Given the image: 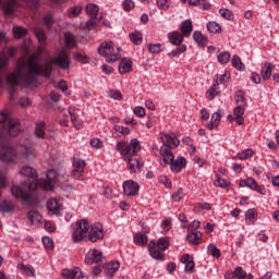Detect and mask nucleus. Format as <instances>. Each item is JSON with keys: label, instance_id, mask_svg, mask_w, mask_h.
Wrapping results in <instances>:
<instances>
[{"label": "nucleus", "instance_id": "nucleus-1", "mask_svg": "<svg viewBox=\"0 0 279 279\" xmlns=\"http://www.w3.org/2000/svg\"><path fill=\"white\" fill-rule=\"evenodd\" d=\"M53 64H57L60 69H69L71 66L69 51L62 49L54 59L40 60L36 56L31 57L28 60L21 59L15 72L7 76V84H9L11 88L20 86L21 82L29 86L36 82L38 75L49 77L51 71H53Z\"/></svg>", "mask_w": 279, "mask_h": 279}, {"label": "nucleus", "instance_id": "nucleus-2", "mask_svg": "<svg viewBox=\"0 0 279 279\" xmlns=\"http://www.w3.org/2000/svg\"><path fill=\"white\" fill-rule=\"evenodd\" d=\"M45 179L37 180L36 182H24L20 184H15L11 187V193L17 199H22V202H26L29 204L32 199H34V191L40 186L44 191H53L54 184L58 182V175L56 174V170L50 169L47 171Z\"/></svg>", "mask_w": 279, "mask_h": 279}, {"label": "nucleus", "instance_id": "nucleus-3", "mask_svg": "<svg viewBox=\"0 0 279 279\" xmlns=\"http://www.w3.org/2000/svg\"><path fill=\"white\" fill-rule=\"evenodd\" d=\"M160 140L163 143L159 153L162 158V162L165 165H170L172 173H180V171L186 167V158L179 157L173 160L175 157L173 156V151H171L172 147H178V145H180V140H178L175 134L167 133H160Z\"/></svg>", "mask_w": 279, "mask_h": 279}, {"label": "nucleus", "instance_id": "nucleus-4", "mask_svg": "<svg viewBox=\"0 0 279 279\" xmlns=\"http://www.w3.org/2000/svg\"><path fill=\"white\" fill-rule=\"evenodd\" d=\"M72 241L73 243H80L84 241V236L88 234V241L90 243H97L104 239V227L101 223H94L90 226V222L86 219L76 221L71 226Z\"/></svg>", "mask_w": 279, "mask_h": 279}, {"label": "nucleus", "instance_id": "nucleus-5", "mask_svg": "<svg viewBox=\"0 0 279 279\" xmlns=\"http://www.w3.org/2000/svg\"><path fill=\"white\" fill-rule=\"evenodd\" d=\"M21 158H24V160L34 158V144L32 142L21 143L17 149L9 144H3L0 148V160L2 162H19Z\"/></svg>", "mask_w": 279, "mask_h": 279}, {"label": "nucleus", "instance_id": "nucleus-6", "mask_svg": "<svg viewBox=\"0 0 279 279\" xmlns=\"http://www.w3.org/2000/svg\"><path fill=\"white\" fill-rule=\"evenodd\" d=\"M97 52L99 56H102L109 64L117 62V60H121V48L114 47L112 41L101 43Z\"/></svg>", "mask_w": 279, "mask_h": 279}, {"label": "nucleus", "instance_id": "nucleus-7", "mask_svg": "<svg viewBox=\"0 0 279 279\" xmlns=\"http://www.w3.org/2000/svg\"><path fill=\"white\" fill-rule=\"evenodd\" d=\"M117 150L123 156L124 160L131 158V156H136V154L142 149L141 141L133 138L128 142H118L116 146Z\"/></svg>", "mask_w": 279, "mask_h": 279}, {"label": "nucleus", "instance_id": "nucleus-8", "mask_svg": "<svg viewBox=\"0 0 279 279\" xmlns=\"http://www.w3.org/2000/svg\"><path fill=\"white\" fill-rule=\"evenodd\" d=\"M0 123H4V132H8L9 136H19V132H21V123L19 120L12 118L10 112H0Z\"/></svg>", "mask_w": 279, "mask_h": 279}, {"label": "nucleus", "instance_id": "nucleus-9", "mask_svg": "<svg viewBox=\"0 0 279 279\" xmlns=\"http://www.w3.org/2000/svg\"><path fill=\"white\" fill-rule=\"evenodd\" d=\"M169 248V239L168 238H160L157 243L156 241L151 240L148 245V252L151 258L155 260H165L162 253Z\"/></svg>", "mask_w": 279, "mask_h": 279}, {"label": "nucleus", "instance_id": "nucleus-10", "mask_svg": "<svg viewBox=\"0 0 279 279\" xmlns=\"http://www.w3.org/2000/svg\"><path fill=\"white\" fill-rule=\"evenodd\" d=\"M25 1L32 3L34 8L40 2V0H0V7L7 16H13L14 12L24 5Z\"/></svg>", "mask_w": 279, "mask_h": 279}, {"label": "nucleus", "instance_id": "nucleus-11", "mask_svg": "<svg viewBox=\"0 0 279 279\" xmlns=\"http://www.w3.org/2000/svg\"><path fill=\"white\" fill-rule=\"evenodd\" d=\"M72 175L76 180H82V175L84 174V169H86V161L84 159L74 158L72 161Z\"/></svg>", "mask_w": 279, "mask_h": 279}, {"label": "nucleus", "instance_id": "nucleus-12", "mask_svg": "<svg viewBox=\"0 0 279 279\" xmlns=\"http://www.w3.org/2000/svg\"><path fill=\"white\" fill-rule=\"evenodd\" d=\"M123 191L128 195V197H132L134 195H138V191H141V186L138 183L129 180L123 183Z\"/></svg>", "mask_w": 279, "mask_h": 279}, {"label": "nucleus", "instance_id": "nucleus-13", "mask_svg": "<svg viewBox=\"0 0 279 279\" xmlns=\"http://www.w3.org/2000/svg\"><path fill=\"white\" fill-rule=\"evenodd\" d=\"M104 255L96 248L90 250L85 256L86 265H93V263H101Z\"/></svg>", "mask_w": 279, "mask_h": 279}, {"label": "nucleus", "instance_id": "nucleus-14", "mask_svg": "<svg viewBox=\"0 0 279 279\" xmlns=\"http://www.w3.org/2000/svg\"><path fill=\"white\" fill-rule=\"evenodd\" d=\"M0 40H5V33L0 32ZM9 57L0 54V86L5 82V75L3 74V66H8Z\"/></svg>", "mask_w": 279, "mask_h": 279}, {"label": "nucleus", "instance_id": "nucleus-15", "mask_svg": "<svg viewBox=\"0 0 279 279\" xmlns=\"http://www.w3.org/2000/svg\"><path fill=\"white\" fill-rule=\"evenodd\" d=\"M125 161L128 163L129 171L132 173H138L143 167V161H141L138 158L126 157Z\"/></svg>", "mask_w": 279, "mask_h": 279}, {"label": "nucleus", "instance_id": "nucleus-16", "mask_svg": "<svg viewBox=\"0 0 279 279\" xmlns=\"http://www.w3.org/2000/svg\"><path fill=\"white\" fill-rule=\"evenodd\" d=\"M47 209L49 213H52V215H59L60 210H62V203L58 198H50L47 202Z\"/></svg>", "mask_w": 279, "mask_h": 279}, {"label": "nucleus", "instance_id": "nucleus-17", "mask_svg": "<svg viewBox=\"0 0 279 279\" xmlns=\"http://www.w3.org/2000/svg\"><path fill=\"white\" fill-rule=\"evenodd\" d=\"M221 117H223V109H218L217 112H214L211 114L210 123L206 124L207 130H215L219 125V122L221 121Z\"/></svg>", "mask_w": 279, "mask_h": 279}, {"label": "nucleus", "instance_id": "nucleus-18", "mask_svg": "<svg viewBox=\"0 0 279 279\" xmlns=\"http://www.w3.org/2000/svg\"><path fill=\"white\" fill-rule=\"evenodd\" d=\"M63 114L64 117H70L75 130H82V122L77 121V113L75 112V108H69L63 112Z\"/></svg>", "mask_w": 279, "mask_h": 279}, {"label": "nucleus", "instance_id": "nucleus-19", "mask_svg": "<svg viewBox=\"0 0 279 279\" xmlns=\"http://www.w3.org/2000/svg\"><path fill=\"white\" fill-rule=\"evenodd\" d=\"M245 276H247V272L243 270V267L238 266L233 272H227L225 275L226 279H245Z\"/></svg>", "mask_w": 279, "mask_h": 279}, {"label": "nucleus", "instance_id": "nucleus-20", "mask_svg": "<svg viewBox=\"0 0 279 279\" xmlns=\"http://www.w3.org/2000/svg\"><path fill=\"white\" fill-rule=\"evenodd\" d=\"M62 276H63V278H66V279H81L82 278V269H80V268L63 269Z\"/></svg>", "mask_w": 279, "mask_h": 279}, {"label": "nucleus", "instance_id": "nucleus-21", "mask_svg": "<svg viewBox=\"0 0 279 279\" xmlns=\"http://www.w3.org/2000/svg\"><path fill=\"white\" fill-rule=\"evenodd\" d=\"M186 241H189V243H192V245H199V243H202V232L199 231L187 232Z\"/></svg>", "mask_w": 279, "mask_h": 279}, {"label": "nucleus", "instance_id": "nucleus-22", "mask_svg": "<svg viewBox=\"0 0 279 279\" xmlns=\"http://www.w3.org/2000/svg\"><path fill=\"white\" fill-rule=\"evenodd\" d=\"M180 29L182 35L185 36V38H189L193 32V22L191 20L183 21L181 23Z\"/></svg>", "mask_w": 279, "mask_h": 279}, {"label": "nucleus", "instance_id": "nucleus-23", "mask_svg": "<svg viewBox=\"0 0 279 279\" xmlns=\"http://www.w3.org/2000/svg\"><path fill=\"white\" fill-rule=\"evenodd\" d=\"M130 71H132V60L122 59L119 64V73L125 75V73H130Z\"/></svg>", "mask_w": 279, "mask_h": 279}, {"label": "nucleus", "instance_id": "nucleus-24", "mask_svg": "<svg viewBox=\"0 0 279 279\" xmlns=\"http://www.w3.org/2000/svg\"><path fill=\"white\" fill-rule=\"evenodd\" d=\"M86 14H88L89 19H97L99 17V7L94 3H88L85 7Z\"/></svg>", "mask_w": 279, "mask_h": 279}, {"label": "nucleus", "instance_id": "nucleus-25", "mask_svg": "<svg viewBox=\"0 0 279 279\" xmlns=\"http://www.w3.org/2000/svg\"><path fill=\"white\" fill-rule=\"evenodd\" d=\"M21 175H24L25 178H31L32 180H36L38 178V174L36 173V169L25 166L20 170Z\"/></svg>", "mask_w": 279, "mask_h": 279}, {"label": "nucleus", "instance_id": "nucleus-26", "mask_svg": "<svg viewBox=\"0 0 279 279\" xmlns=\"http://www.w3.org/2000/svg\"><path fill=\"white\" fill-rule=\"evenodd\" d=\"M184 35L180 34V32H172L169 33L168 38L171 45H182V41L184 40Z\"/></svg>", "mask_w": 279, "mask_h": 279}, {"label": "nucleus", "instance_id": "nucleus-27", "mask_svg": "<svg viewBox=\"0 0 279 279\" xmlns=\"http://www.w3.org/2000/svg\"><path fill=\"white\" fill-rule=\"evenodd\" d=\"M181 263H183V265H185V271H193V269H195V262L193 260V257L191 255H184L181 258Z\"/></svg>", "mask_w": 279, "mask_h": 279}, {"label": "nucleus", "instance_id": "nucleus-28", "mask_svg": "<svg viewBox=\"0 0 279 279\" xmlns=\"http://www.w3.org/2000/svg\"><path fill=\"white\" fill-rule=\"evenodd\" d=\"M262 77L263 80H270L272 73V66L270 62H266L262 68Z\"/></svg>", "mask_w": 279, "mask_h": 279}, {"label": "nucleus", "instance_id": "nucleus-29", "mask_svg": "<svg viewBox=\"0 0 279 279\" xmlns=\"http://www.w3.org/2000/svg\"><path fill=\"white\" fill-rule=\"evenodd\" d=\"M119 267H120L119 262H111V263L107 264L108 278H112V276H114V274H117Z\"/></svg>", "mask_w": 279, "mask_h": 279}, {"label": "nucleus", "instance_id": "nucleus-30", "mask_svg": "<svg viewBox=\"0 0 279 279\" xmlns=\"http://www.w3.org/2000/svg\"><path fill=\"white\" fill-rule=\"evenodd\" d=\"M193 38L199 47H206V43H208V39L202 35V32L195 31L193 34Z\"/></svg>", "mask_w": 279, "mask_h": 279}, {"label": "nucleus", "instance_id": "nucleus-31", "mask_svg": "<svg viewBox=\"0 0 279 279\" xmlns=\"http://www.w3.org/2000/svg\"><path fill=\"white\" fill-rule=\"evenodd\" d=\"M35 136H37V138H47V135L45 134V122L44 121L36 124Z\"/></svg>", "mask_w": 279, "mask_h": 279}, {"label": "nucleus", "instance_id": "nucleus-32", "mask_svg": "<svg viewBox=\"0 0 279 279\" xmlns=\"http://www.w3.org/2000/svg\"><path fill=\"white\" fill-rule=\"evenodd\" d=\"M27 219L31 221V223H40V221H43V216L34 210H31L27 213Z\"/></svg>", "mask_w": 279, "mask_h": 279}, {"label": "nucleus", "instance_id": "nucleus-33", "mask_svg": "<svg viewBox=\"0 0 279 279\" xmlns=\"http://www.w3.org/2000/svg\"><path fill=\"white\" fill-rule=\"evenodd\" d=\"M80 14H82V7H80V5L71 7L68 10L69 19H77V16H80Z\"/></svg>", "mask_w": 279, "mask_h": 279}, {"label": "nucleus", "instance_id": "nucleus-34", "mask_svg": "<svg viewBox=\"0 0 279 279\" xmlns=\"http://www.w3.org/2000/svg\"><path fill=\"white\" fill-rule=\"evenodd\" d=\"M256 217H258V215L256 214V210L254 209H248L245 214V221L248 226H251V223H254V221H256Z\"/></svg>", "mask_w": 279, "mask_h": 279}, {"label": "nucleus", "instance_id": "nucleus-35", "mask_svg": "<svg viewBox=\"0 0 279 279\" xmlns=\"http://www.w3.org/2000/svg\"><path fill=\"white\" fill-rule=\"evenodd\" d=\"M17 269H21L22 271H24L26 276H32V277L36 276V270L32 266H25V264H19Z\"/></svg>", "mask_w": 279, "mask_h": 279}, {"label": "nucleus", "instance_id": "nucleus-36", "mask_svg": "<svg viewBox=\"0 0 279 279\" xmlns=\"http://www.w3.org/2000/svg\"><path fill=\"white\" fill-rule=\"evenodd\" d=\"M207 29L210 34H219L221 32V25L217 22L207 23Z\"/></svg>", "mask_w": 279, "mask_h": 279}, {"label": "nucleus", "instance_id": "nucleus-37", "mask_svg": "<svg viewBox=\"0 0 279 279\" xmlns=\"http://www.w3.org/2000/svg\"><path fill=\"white\" fill-rule=\"evenodd\" d=\"M64 41L66 47H69L70 49H73V47H75V36H73L72 33L64 34Z\"/></svg>", "mask_w": 279, "mask_h": 279}, {"label": "nucleus", "instance_id": "nucleus-38", "mask_svg": "<svg viewBox=\"0 0 279 279\" xmlns=\"http://www.w3.org/2000/svg\"><path fill=\"white\" fill-rule=\"evenodd\" d=\"M129 38L133 45H141L143 43V35L141 33H130Z\"/></svg>", "mask_w": 279, "mask_h": 279}, {"label": "nucleus", "instance_id": "nucleus-39", "mask_svg": "<svg viewBox=\"0 0 279 279\" xmlns=\"http://www.w3.org/2000/svg\"><path fill=\"white\" fill-rule=\"evenodd\" d=\"M232 66L238 69V71H243V69H245L243 61H241V58L236 54H234L232 58Z\"/></svg>", "mask_w": 279, "mask_h": 279}, {"label": "nucleus", "instance_id": "nucleus-40", "mask_svg": "<svg viewBox=\"0 0 279 279\" xmlns=\"http://www.w3.org/2000/svg\"><path fill=\"white\" fill-rule=\"evenodd\" d=\"M254 156V151L248 148L238 154L234 158H239L240 160H247V158H252Z\"/></svg>", "mask_w": 279, "mask_h": 279}, {"label": "nucleus", "instance_id": "nucleus-41", "mask_svg": "<svg viewBox=\"0 0 279 279\" xmlns=\"http://www.w3.org/2000/svg\"><path fill=\"white\" fill-rule=\"evenodd\" d=\"M14 209V205L12 202L7 201L0 204V211L1 213H11Z\"/></svg>", "mask_w": 279, "mask_h": 279}, {"label": "nucleus", "instance_id": "nucleus-42", "mask_svg": "<svg viewBox=\"0 0 279 279\" xmlns=\"http://www.w3.org/2000/svg\"><path fill=\"white\" fill-rule=\"evenodd\" d=\"M207 250L208 254H210V256L214 258H219V256H221V251H219V248H217V246L214 244H209Z\"/></svg>", "mask_w": 279, "mask_h": 279}, {"label": "nucleus", "instance_id": "nucleus-43", "mask_svg": "<svg viewBox=\"0 0 279 279\" xmlns=\"http://www.w3.org/2000/svg\"><path fill=\"white\" fill-rule=\"evenodd\" d=\"M219 14L222 16V19H226L227 21H232L234 19V15L232 14V11H230V9H220Z\"/></svg>", "mask_w": 279, "mask_h": 279}, {"label": "nucleus", "instance_id": "nucleus-44", "mask_svg": "<svg viewBox=\"0 0 279 279\" xmlns=\"http://www.w3.org/2000/svg\"><path fill=\"white\" fill-rule=\"evenodd\" d=\"M218 62L220 64H228V62H230V52H228V51L221 52L218 56Z\"/></svg>", "mask_w": 279, "mask_h": 279}, {"label": "nucleus", "instance_id": "nucleus-45", "mask_svg": "<svg viewBox=\"0 0 279 279\" xmlns=\"http://www.w3.org/2000/svg\"><path fill=\"white\" fill-rule=\"evenodd\" d=\"M35 36H36L38 43H40V45H43L47 38L45 35V31L43 28L35 29Z\"/></svg>", "mask_w": 279, "mask_h": 279}, {"label": "nucleus", "instance_id": "nucleus-46", "mask_svg": "<svg viewBox=\"0 0 279 279\" xmlns=\"http://www.w3.org/2000/svg\"><path fill=\"white\" fill-rule=\"evenodd\" d=\"M134 241L137 243V245H147V236L143 233H137Z\"/></svg>", "mask_w": 279, "mask_h": 279}, {"label": "nucleus", "instance_id": "nucleus-47", "mask_svg": "<svg viewBox=\"0 0 279 279\" xmlns=\"http://www.w3.org/2000/svg\"><path fill=\"white\" fill-rule=\"evenodd\" d=\"M13 34L15 38H23V36H25V34H27V29L21 27V26H16L13 28Z\"/></svg>", "mask_w": 279, "mask_h": 279}, {"label": "nucleus", "instance_id": "nucleus-48", "mask_svg": "<svg viewBox=\"0 0 279 279\" xmlns=\"http://www.w3.org/2000/svg\"><path fill=\"white\" fill-rule=\"evenodd\" d=\"M186 51V46L182 45L177 48V50H172L171 52L168 53L170 58H178L179 53H184Z\"/></svg>", "mask_w": 279, "mask_h": 279}, {"label": "nucleus", "instance_id": "nucleus-49", "mask_svg": "<svg viewBox=\"0 0 279 279\" xmlns=\"http://www.w3.org/2000/svg\"><path fill=\"white\" fill-rule=\"evenodd\" d=\"M148 51L150 53H160V51H162V45H160V44H150L148 46Z\"/></svg>", "mask_w": 279, "mask_h": 279}, {"label": "nucleus", "instance_id": "nucleus-50", "mask_svg": "<svg viewBox=\"0 0 279 279\" xmlns=\"http://www.w3.org/2000/svg\"><path fill=\"white\" fill-rule=\"evenodd\" d=\"M217 84L218 83H215L206 93V97L207 99L209 100H213L215 99V95H217V90L215 88H217Z\"/></svg>", "mask_w": 279, "mask_h": 279}, {"label": "nucleus", "instance_id": "nucleus-51", "mask_svg": "<svg viewBox=\"0 0 279 279\" xmlns=\"http://www.w3.org/2000/svg\"><path fill=\"white\" fill-rule=\"evenodd\" d=\"M43 245L46 250H53V241L49 236L43 238Z\"/></svg>", "mask_w": 279, "mask_h": 279}, {"label": "nucleus", "instance_id": "nucleus-52", "mask_svg": "<svg viewBox=\"0 0 279 279\" xmlns=\"http://www.w3.org/2000/svg\"><path fill=\"white\" fill-rule=\"evenodd\" d=\"M235 102L247 106V102H245V97L243 96V92L239 90L235 93Z\"/></svg>", "mask_w": 279, "mask_h": 279}, {"label": "nucleus", "instance_id": "nucleus-53", "mask_svg": "<svg viewBox=\"0 0 279 279\" xmlns=\"http://www.w3.org/2000/svg\"><path fill=\"white\" fill-rule=\"evenodd\" d=\"M90 146L94 147L95 149H101L104 147V142L99 138H93L90 140Z\"/></svg>", "mask_w": 279, "mask_h": 279}, {"label": "nucleus", "instance_id": "nucleus-54", "mask_svg": "<svg viewBox=\"0 0 279 279\" xmlns=\"http://www.w3.org/2000/svg\"><path fill=\"white\" fill-rule=\"evenodd\" d=\"M159 10H169V0H156Z\"/></svg>", "mask_w": 279, "mask_h": 279}, {"label": "nucleus", "instance_id": "nucleus-55", "mask_svg": "<svg viewBox=\"0 0 279 279\" xmlns=\"http://www.w3.org/2000/svg\"><path fill=\"white\" fill-rule=\"evenodd\" d=\"M97 23H99V17H90L86 23L87 29H93V27H96Z\"/></svg>", "mask_w": 279, "mask_h": 279}, {"label": "nucleus", "instance_id": "nucleus-56", "mask_svg": "<svg viewBox=\"0 0 279 279\" xmlns=\"http://www.w3.org/2000/svg\"><path fill=\"white\" fill-rule=\"evenodd\" d=\"M184 197V190L179 189L178 192L172 194L173 202H180Z\"/></svg>", "mask_w": 279, "mask_h": 279}, {"label": "nucleus", "instance_id": "nucleus-57", "mask_svg": "<svg viewBox=\"0 0 279 279\" xmlns=\"http://www.w3.org/2000/svg\"><path fill=\"white\" fill-rule=\"evenodd\" d=\"M199 226H201L199 220L192 221L187 228V232H196L195 230H198Z\"/></svg>", "mask_w": 279, "mask_h": 279}, {"label": "nucleus", "instance_id": "nucleus-58", "mask_svg": "<svg viewBox=\"0 0 279 279\" xmlns=\"http://www.w3.org/2000/svg\"><path fill=\"white\" fill-rule=\"evenodd\" d=\"M116 132H119V134H123V136H128L130 134V129L121 125H116L114 126Z\"/></svg>", "mask_w": 279, "mask_h": 279}, {"label": "nucleus", "instance_id": "nucleus-59", "mask_svg": "<svg viewBox=\"0 0 279 279\" xmlns=\"http://www.w3.org/2000/svg\"><path fill=\"white\" fill-rule=\"evenodd\" d=\"M233 114L235 118L242 117L243 114H245V109L242 106H238L234 108Z\"/></svg>", "mask_w": 279, "mask_h": 279}, {"label": "nucleus", "instance_id": "nucleus-60", "mask_svg": "<svg viewBox=\"0 0 279 279\" xmlns=\"http://www.w3.org/2000/svg\"><path fill=\"white\" fill-rule=\"evenodd\" d=\"M257 185H258V183H256V180H254V178L246 179V186L248 189H252V191H254V189H256Z\"/></svg>", "mask_w": 279, "mask_h": 279}, {"label": "nucleus", "instance_id": "nucleus-61", "mask_svg": "<svg viewBox=\"0 0 279 279\" xmlns=\"http://www.w3.org/2000/svg\"><path fill=\"white\" fill-rule=\"evenodd\" d=\"M216 184H218L220 189H228V186H230V182L221 178L217 179Z\"/></svg>", "mask_w": 279, "mask_h": 279}, {"label": "nucleus", "instance_id": "nucleus-62", "mask_svg": "<svg viewBox=\"0 0 279 279\" xmlns=\"http://www.w3.org/2000/svg\"><path fill=\"white\" fill-rule=\"evenodd\" d=\"M123 10H132L134 8V1L133 0H124L122 3Z\"/></svg>", "mask_w": 279, "mask_h": 279}, {"label": "nucleus", "instance_id": "nucleus-63", "mask_svg": "<svg viewBox=\"0 0 279 279\" xmlns=\"http://www.w3.org/2000/svg\"><path fill=\"white\" fill-rule=\"evenodd\" d=\"M134 114H136V117H140V118L145 117V108H143V107H135L134 108Z\"/></svg>", "mask_w": 279, "mask_h": 279}, {"label": "nucleus", "instance_id": "nucleus-64", "mask_svg": "<svg viewBox=\"0 0 279 279\" xmlns=\"http://www.w3.org/2000/svg\"><path fill=\"white\" fill-rule=\"evenodd\" d=\"M109 97H111V99H121L123 95H121V92L119 90H110Z\"/></svg>", "mask_w": 279, "mask_h": 279}]
</instances>
